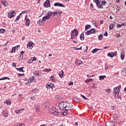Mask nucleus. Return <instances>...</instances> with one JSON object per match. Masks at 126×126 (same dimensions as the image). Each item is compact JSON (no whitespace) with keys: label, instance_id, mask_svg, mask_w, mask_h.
<instances>
[{"label":"nucleus","instance_id":"nucleus-63","mask_svg":"<svg viewBox=\"0 0 126 126\" xmlns=\"http://www.w3.org/2000/svg\"><path fill=\"white\" fill-rule=\"evenodd\" d=\"M113 119H114V120H115V121H117V118H116V115H114L113 116Z\"/></svg>","mask_w":126,"mask_h":126},{"label":"nucleus","instance_id":"nucleus-55","mask_svg":"<svg viewBox=\"0 0 126 126\" xmlns=\"http://www.w3.org/2000/svg\"><path fill=\"white\" fill-rule=\"evenodd\" d=\"M103 23H104V21H103V20H100V21L99 24L101 25V24H103Z\"/></svg>","mask_w":126,"mask_h":126},{"label":"nucleus","instance_id":"nucleus-9","mask_svg":"<svg viewBox=\"0 0 126 126\" xmlns=\"http://www.w3.org/2000/svg\"><path fill=\"white\" fill-rule=\"evenodd\" d=\"M33 74H34L36 77H39V76H41L42 73L39 70H36L33 72Z\"/></svg>","mask_w":126,"mask_h":126},{"label":"nucleus","instance_id":"nucleus-62","mask_svg":"<svg viewBox=\"0 0 126 126\" xmlns=\"http://www.w3.org/2000/svg\"><path fill=\"white\" fill-rule=\"evenodd\" d=\"M106 92H111V89H107Z\"/></svg>","mask_w":126,"mask_h":126},{"label":"nucleus","instance_id":"nucleus-64","mask_svg":"<svg viewBox=\"0 0 126 126\" xmlns=\"http://www.w3.org/2000/svg\"><path fill=\"white\" fill-rule=\"evenodd\" d=\"M31 99L34 101V100H35V97H31Z\"/></svg>","mask_w":126,"mask_h":126},{"label":"nucleus","instance_id":"nucleus-29","mask_svg":"<svg viewBox=\"0 0 126 126\" xmlns=\"http://www.w3.org/2000/svg\"><path fill=\"white\" fill-rule=\"evenodd\" d=\"M89 28H91V25H87L85 26V30H88Z\"/></svg>","mask_w":126,"mask_h":126},{"label":"nucleus","instance_id":"nucleus-10","mask_svg":"<svg viewBox=\"0 0 126 126\" xmlns=\"http://www.w3.org/2000/svg\"><path fill=\"white\" fill-rule=\"evenodd\" d=\"M61 15H62V11H55L53 13V17L54 16H61Z\"/></svg>","mask_w":126,"mask_h":126},{"label":"nucleus","instance_id":"nucleus-54","mask_svg":"<svg viewBox=\"0 0 126 126\" xmlns=\"http://www.w3.org/2000/svg\"><path fill=\"white\" fill-rule=\"evenodd\" d=\"M12 65L13 66H16V63H12Z\"/></svg>","mask_w":126,"mask_h":126},{"label":"nucleus","instance_id":"nucleus-14","mask_svg":"<svg viewBox=\"0 0 126 126\" xmlns=\"http://www.w3.org/2000/svg\"><path fill=\"white\" fill-rule=\"evenodd\" d=\"M54 86H55V85L54 84H47L46 87L47 88H51V89H53L54 88Z\"/></svg>","mask_w":126,"mask_h":126},{"label":"nucleus","instance_id":"nucleus-8","mask_svg":"<svg viewBox=\"0 0 126 126\" xmlns=\"http://www.w3.org/2000/svg\"><path fill=\"white\" fill-rule=\"evenodd\" d=\"M44 7H50L51 6V2L50 0H47L43 4Z\"/></svg>","mask_w":126,"mask_h":126},{"label":"nucleus","instance_id":"nucleus-4","mask_svg":"<svg viewBox=\"0 0 126 126\" xmlns=\"http://www.w3.org/2000/svg\"><path fill=\"white\" fill-rule=\"evenodd\" d=\"M74 31L75 32V33H73V31L71 32V39H74V36H77L78 35V31L77 29H74Z\"/></svg>","mask_w":126,"mask_h":126},{"label":"nucleus","instance_id":"nucleus-58","mask_svg":"<svg viewBox=\"0 0 126 126\" xmlns=\"http://www.w3.org/2000/svg\"><path fill=\"white\" fill-rule=\"evenodd\" d=\"M116 38H120L121 37V35L120 34H117L116 35Z\"/></svg>","mask_w":126,"mask_h":126},{"label":"nucleus","instance_id":"nucleus-24","mask_svg":"<svg viewBox=\"0 0 126 126\" xmlns=\"http://www.w3.org/2000/svg\"><path fill=\"white\" fill-rule=\"evenodd\" d=\"M1 3L3 5H4V6H6L7 4V2H6V1H4V0H3V1H1Z\"/></svg>","mask_w":126,"mask_h":126},{"label":"nucleus","instance_id":"nucleus-46","mask_svg":"<svg viewBox=\"0 0 126 126\" xmlns=\"http://www.w3.org/2000/svg\"><path fill=\"white\" fill-rule=\"evenodd\" d=\"M106 3H107V2L105 0L102 1V2H101V4L102 5H105V4H106Z\"/></svg>","mask_w":126,"mask_h":126},{"label":"nucleus","instance_id":"nucleus-11","mask_svg":"<svg viewBox=\"0 0 126 126\" xmlns=\"http://www.w3.org/2000/svg\"><path fill=\"white\" fill-rule=\"evenodd\" d=\"M107 56L110 58H114V57H116V56H117V52L108 53L107 54Z\"/></svg>","mask_w":126,"mask_h":126},{"label":"nucleus","instance_id":"nucleus-41","mask_svg":"<svg viewBox=\"0 0 126 126\" xmlns=\"http://www.w3.org/2000/svg\"><path fill=\"white\" fill-rule=\"evenodd\" d=\"M15 48H16V47H12L11 53H15Z\"/></svg>","mask_w":126,"mask_h":126},{"label":"nucleus","instance_id":"nucleus-56","mask_svg":"<svg viewBox=\"0 0 126 126\" xmlns=\"http://www.w3.org/2000/svg\"><path fill=\"white\" fill-rule=\"evenodd\" d=\"M123 72H125V73H126V68H125L124 69L122 70Z\"/></svg>","mask_w":126,"mask_h":126},{"label":"nucleus","instance_id":"nucleus-36","mask_svg":"<svg viewBox=\"0 0 126 126\" xmlns=\"http://www.w3.org/2000/svg\"><path fill=\"white\" fill-rule=\"evenodd\" d=\"M86 35H87V36H88V35H90V34H92L91 33V32L90 31H88L86 32L85 33Z\"/></svg>","mask_w":126,"mask_h":126},{"label":"nucleus","instance_id":"nucleus-49","mask_svg":"<svg viewBox=\"0 0 126 126\" xmlns=\"http://www.w3.org/2000/svg\"><path fill=\"white\" fill-rule=\"evenodd\" d=\"M35 61H37V58L36 57H33V59L32 60V62H34Z\"/></svg>","mask_w":126,"mask_h":126},{"label":"nucleus","instance_id":"nucleus-59","mask_svg":"<svg viewBox=\"0 0 126 126\" xmlns=\"http://www.w3.org/2000/svg\"><path fill=\"white\" fill-rule=\"evenodd\" d=\"M73 48L74 49V50H76V51L79 50V48H76L75 47H74Z\"/></svg>","mask_w":126,"mask_h":126},{"label":"nucleus","instance_id":"nucleus-20","mask_svg":"<svg viewBox=\"0 0 126 126\" xmlns=\"http://www.w3.org/2000/svg\"><path fill=\"white\" fill-rule=\"evenodd\" d=\"M61 72L62 73H59V75L61 78H63V74L64 73V72H63V70H61Z\"/></svg>","mask_w":126,"mask_h":126},{"label":"nucleus","instance_id":"nucleus-31","mask_svg":"<svg viewBox=\"0 0 126 126\" xmlns=\"http://www.w3.org/2000/svg\"><path fill=\"white\" fill-rule=\"evenodd\" d=\"M5 79H8V80H9V78L7 77H3L1 78H0V80H4Z\"/></svg>","mask_w":126,"mask_h":126},{"label":"nucleus","instance_id":"nucleus-40","mask_svg":"<svg viewBox=\"0 0 126 126\" xmlns=\"http://www.w3.org/2000/svg\"><path fill=\"white\" fill-rule=\"evenodd\" d=\"M43 71H45V72H49V71H51V69H44Z\"/></svg>","mask_w":126,"mask_h":126},{"label":"nucleus","instance_id":"nucleus-18","mask_svg":"<svg viewBox=\"0 0 126 126\" xmlns=\"http://www.w3.org/2000/svg\"><path fill=\"white\" fill-rule=\"evenodd\" d=\"M75 63L76 64V65H79L82 63V61L81 60H76L75 61Z\"/></svg>","mask_w":126,"mask_h":126},{"label":"nucleus","instance_id":"nucleus-2","mask_svg":"<svg viewBox=\"0 0 126 126\" xmlns=\"http://www.w3.org/2000/svg\"><path fill=\"white\" fill-rule=\"evenodd\" d=\"M52 15H53V12L52 11H48L43 18V21H46V20H49V19L51 18Z\"/></svg>","mask_w":126,"mask_h":126},{"label":"nucleus","instance_id":"nucleus-7","mask_svg":"<svg viewBox=\"0 0 126 126\" xmlns=\"http://www.w3.org/2000/svg\"><path fill=\"white\" fill-rule=\"evenodd\" d=\"M15 13V11H14V10H12L11 12H9L8 13V17L9 18L14 17V16H15V14H14Z\"/></svg>","mask_w":126,"mask_h":126},{"label":"nucleus","instance_id":"nucleus-30","mask_svg":"<svg viewBox=\"0 0 126 126\" xmlns=\"http://www.w3.org/2000/svg\"><path fill=\"white\" fill-rule=\"evenodd\" d=\"M98 39L99 41H101L103 39V34H100L98 36Z\"/></svg>","mask_w":126,"mask_h":126},{"label":"nucleus","instance_id":"nucleus-28","mask_svg":"<svg viewBox=\"0 0 126 126\" xmlns=\"http://www.w3.org/2000/svg\"><path fill=\"white\" fill-rule=\"evenodd\" d=\"M106 77V76H99V80H103V79H105Z\"/></svg>","mask_w":126,"mask_h":126},{"label":"nucleus","instance_id":"nucleus-52","mask_svg":"<svg viewBox=\"0 0 126 126\" xmlns=\"http://www.w3.org/2000/svg\"><path fill=\"white\" fill-rule=\"evenodd\" d=\"M90 81H91V79H88L85 81V82L88 83Z\"/></svg>","mask_w":126,"mask_h":126},{"label":"nucleus","instance_id":"nucleus-39","mask_svg":"<svg viewBox=\"0 0 126 126\" xmlns=\"http://www.w3.org/2000/svg\"><path fill=\"white\" fill-rule=\"evenodd\" d=\"M30 82H33V81H35L34 77H32V78H31L29 79Z\"/></svg>","mask_w":126,"mask_h":126},{"label":"nucleus","instance_id":"nucleus-44","mask_svg":"<svg viewBox=\"0 0 126 126\" xmlns=\"http://www.w3.org/2000/svg\"><path fill=\"white\" fill-rule=\"evenodd\" d=\"M20 15H21V14H20L19 16H18L15 20V22H16V20H19V19L20 18Z\"/></svg>","mask_w":126,"mask_h":126},{"label":"nucleus","instance_id":"nucleus-12","mask_svg":"<svg viewBox=\"0 0 126 126\" xmlns=\"http://www.w3.org/2000/svg\"><path fill=\"white\" fill-rule=\"evenodd\" d=\"M54 6H60L61 7H65L64 5L60 2H56L54 4Z\"/></svg>","mask_w":126,"mask_h":126},{"label":"nucleus","instance_id":"nucleus-60","mask_svg":"<svg viewBox=\"0 0 126 126\" xmlns=\"http://www.w3.org/2000/svg\"><path fill=\"white\" fill-rule=\"evenodd\" d=\"M104 36H108V32H106L104 33Z\"/></svg>","mask_w":126,"mask_h":126},{"label":"nucleus","instance_id":"nucleus-42","mask_svg":"<svg viewBox=\"0 0 126 126\" xmlns=\"http://www.w3.org/2000/svg\"><path fill=\"white\" fill-rule=\"evenodd\" d=\"M5 103L7 104V105H10L11 104V101H8V100H6Z\"/></svg>","mask_w":126,"mask_h":126},{"label":"nucleus","instance_id":"nucleus-21","mask_svg":"<svg viewBox=\"0 0 126 126\" xmlns=\"http://www.w3.org/2000/svg\"><path fill=\"white\" fill-rule=\"evenodd\" d=\"M23 68H24V67H22L20 68H17L16 69L18 71H22V72H24V70H23Z\"/></svg>","mask_w":126,"mask_h":126},{"label":"nucleus","instance_id":"nucleus-19","mask_svg":"<svg viewBox=\"0 0 126 126\" xmlns=\"http://www.w3.org/2000/svg\"><path fill=\"white\" fill-rule=\"evenodd\" d=\"M100 50L101 49L95 48L92 51V53H93V54H95V53H97V52H98V51H100Z\"/></svg>","mask_w":126,"mask_h":126},{"label":"nucleus","instance_id":"nucleus-27","mask_svg":"<svg viewBox=\"0 0 126 126\" xmlns=\"http://www.w3.org/2000/svg\"><path fill=\"white\" fill-rule=\"evenodd\" d=\"M32 92H34L35 94L38 93L39 92V90L38 89H33Z\"/></svg>","mask_w":126,"mask_h":126},{"label":"nucleus","instance_id":"nucleus-57","mask_svg":"<svg viewBox=\"0 0 126 126\" xmlns=\"http://www.w3.org/2000/svg\"><path fill=\"white\" fill-rule=\"evenodd\" d=\"M17 126H24V124H21L17 125Z\"/></svg>","mask_w":126,"mask_h":126},{"label":"nucleus","instance_id":"nucleus-3","mask_svg":"<svg viewBox=\"0 0 126 126\" xmlns=\"http://www.w3.org/2000/svg\"><path fill=\"white\" fill-rule=\"evenodd\" d=\"M113 90H114V96H116V97L117 96H119V94H120V91H121V90L120 89V87H116L114 88Z\"/></svg>","mask_w":126,"mask_h":126},{"label":"nucleus","instance_id":"nucleus-61","mask_svg":"<svg viewBox=\"0 0 126 126\" xmlns=\"http://www.w3.org/2000/svg\"><path fill=\"white\" fill-rule=\"evenodd\" d=\"M32 62H33V61H32V60H30L28 61V63H32Z\"/></svg>","mask_w":126,"mask_h":126},{"label":"nucleus","instance_id":"nucleus-35","mask_svg":"<svg viewBox=\"0 0 126 126\" xmlns=\"http://www.w3.org/2000/svg\"><path fill=\"white\" fill-rule=\"evenodd\" d=\"M48 103L47 102H44L43 104V106H44V108H47L48 107Z\"/></svg>","mask_w":126,"mask_h":126},{"label":"nucleus","instance_id":"nucleus-13","mask_svg":"<svg viewBox=\"0 0 126 126\" xmlns=\"http://www.w3.org/2000/svg\"><path fill=\"white\" fill-rule=\"evenodd\" d=\"M106 126H115V123L113 121H108L105 123Z\"/></svg>","mask_w":126,"mask_h":126},{"label":"nucleus","instance_id":"nucleus-51","mask_svg":"<svg viewBox=\"0 0 126 126\" xmlns=\"http://www.w3.org/2000/svg\"><path fill=\"white\" fill-rule=\"evenodd\" d=\"M7 44H10V42H8V41L6 42V43L5 44L4 46L5 47H7Z\"/></svg>","mask_w":126,"mask_h":126},{"label":"nucleus","instance_id":"nucleus-23","mask_svg":"<svg viewBox=\"0 0 126 126\" xmlns=\"http://www.w3.org/2000/svg\"><path fill=\"white\" fill-rule=\"evenodd\" d=\"M115 26V25H114V24H110L109 25V29L110 30H113L114 27Z\"/></svg>","mask_w":126,"mask_h":126},{"label":"nucleus","instance_id":"nucleus-16","mask_svg":"<svg viewBox=\"0 0 126 126\" xmlns=\"http://www.w3.org/2000/svg\"><path fill=\"white\" fill-rule=\"evenodd\" d=\"M45 21H43L42 18V19L39 20L38 22L40 26H43V25H44V22H45Z\"/></svg>","mask_w":126,"mask_h":126},{"label":"nucleus","instance_id":"nucleus-47","mask_svg":"<svg viewBox=\"0 0 126 126\" xmlns=\"http://www.w3.org/2000/svg\"><path fill=\"white\" fill-rule=\"evenodd\" d=\"M53 114H54V115H59L60 114V112H59L57 111V110H56L55 112Z\"/></svg>","mask_w":126,"mask_h":126},{"label":"nucleus","instance_id":"nucleus-53","mask_svg":"<svg viewBox=\"0 0 126 126\" xmlns=\"http://www.w3.org/2000/svg\"><path fill=\"white\" fill-rule=\"evenodd\" d=\"M68 85H73V82H70L68 84Z\"/></svg>","mask_w":126,"mask_h":126},{"label":"nucleus","instance_id":"nucleus-32","mask_svg":"<svg viewBox=\"0 0 126 126\" xmlns=\"http://www.w3.org/2000/svg\"><path fill=\"white\" fill-rule=\"evenodd\" d=\"M26 23L28 26H29V25H30V20L29 19H26Z\"/></svg>","mask_w":126,"mask_h":126},{"label":"nucleus","instance_id":"nucleus-17","mask_svg":"<svg viewBox=\"0 0 126 126\" xmlns=\"http://www.w3.org/2000/svg\"><path fill=\"white\" fill-rule=\"evenodd\" d=\"M34 109L36 110V111L37 113L40 112V106H38L37 105H34Z\"/></svg>","mask_w":126,"mask_h":126},{"label":"nucleus","instance_id":"nucleus-1","mask_svg":"<svg viewBox=\"0 0 126 126\" xmlns=\"http://www.w3.org/2000/svg\"><path fill=\"white\" fill-rule=\"evenodd\" d=\"M60 110H65L66 111H69L72 108V104L67 101H62L60 102L59 105Z\"/></svg>","mask_w":126,"mask_h":126},{"label":"nucleus","instance_id":"nucleus-5","mask_svg":"<svg viewBox=\"0 0 126 126\" xmlns=\"http://www.w3.org/2000/svg\"><path fill=\"white\" fill-rule=\"evenodd\" d=\"M33 47H34V43L33 42L30 41L27 44V48L28 49H30V50H32L33 49Z\"/></svg>","mask_w":126,"mask_h":126},{"label":"nucleus","instance_id":"nucleus-15","mask_svg":"<svg viewBox=\"0 0 126 126\" xmlns=\"http://www.w3.org/2000/svg\"><path fill=\"white\" fill-rule=\"evenodd\" d=\"M56 111H57V109L56 108H55V107H52L50 109V112L51 114H54Z\"/></svg>","mask_w":126,"mask_h":126},{"label":"nucleus","instance_id":"nucleus-50","mask_svg":"<svg viewBox=\"0 0 126 126\" xmlns=\"http://www.w3.org/2000/svg\"><path fill=\"white\" fill-rule=\"evenodd\" d=\"M3 115L4 117H7L8 116V115L6 113H4Z\"/></svg>","mask_w":126,"mask_h":126},{"label":"nucleus","instance_id":"nucleus-22","mask_svg":"<svg viewBox=\"0 0 126 126\" xmlns=\"http://www.w3.org/2000/svg\"><path fill=\"white\" fill-rule=\"evenodd\" d=\"M23 111H24V109H19V110H17L15 112L16 114H20V112H23Z\"/></svg>","mask_w":126,"mask_h":126},{"label":"nucleus","instance_id":"nucleus-48","mask_svg":"<svg viewBox=\"0 0 126 126\" xmlns=\"http://www.w3.org/2000/svg\"><path fill=\"white\" fill-rule=\"evenodd\" d=\"M122 26H123V24H121V25L117 24V28H121V27H122Z\"/></svg>","mask_w":126,"mask_h":126},{"label":"nucleus","instance_id":"nucleus-25","mask_svg":"<svg viewBox=\"0 0 126 126\" xmlns=\"http://www.w3.org/2000/svg\"><path fill=\"white\" fill-rule=\"evenodd\" d=\"M80 37L82 41H83V40H84V34L83 33V32L80 34Z\"/></svg>","mask_w":126,"mask_h":126},{"label":"nucleus","instance_id":"nucleus-38","mask_svg":"<svg viewBox=\"0 0 126 126\" xmlns=\"http://www.w3.org/2000/svg\"><path fill=\"white\" fill-rule=\"evenodd\" d=\"M90 31H91V33L92 34L96 32V31H95V29H91Z\"/></svg>","mask_w":126,"mask_h":126},{"label":"nucleus","instance_id":"nucleus-33","mask_svg":"<svg viewBox=\"0 0 126 126\" xmlns=\"http://www.w3.org/2000/svg\"><path fill=\"white\" fill-rule=\"evenodd\" d=\"M83 49H84V51H87L88 50V46L84 45L83 47Z\"/></svg>","mask_w":126,"mask_h":126},{"label":"nucleus","instance_id":"nucleus-26","mask_svg":"<svg viewBox=\"0 0 126 126\" xmlns=\"http://www.w3.org/2000/svg\"><path fill=\"white\" fill-rule=\"evenodd\" d=\"M121 60H122V61H124V60H125V54L123 52L121 53Z\"/></svg>","mask_w":126,"mask_h":126},{"label":"nucleus","instance_id":"nucleus-34","mask_svg":"<svg viewBox=\"0 0 126 126\" xmlns=\"http://www.w3.org/2000/svg\"><path fill=\"white\" fill-rule=\"evenodd\" d=\"M5 32V30L3 29H0V33H1L2 34H4V33Z\"/></svg>","mask_w":126,"mask_h":126},{"label":"nucleus","instance_id":"nucleus-37","mask_svg":"<svg viewBox=\"0 0 126 126\" xmlns=\"http://www.w3.org/2000/svg\"><path fill=\"white\" fill-rule=\"evenodd\" d=\"M50 79H51L53 82H55V81H56V80H55V78L54 77V76H51L50 77Z\"/></svg>","mask_w":126,"mask_h":126},{"label":"nucleus","instance_id":"nucleus-43","mask_svg":"<svg viewBox=\"0 0 126 126\" xmlns=\"http://www.w3.org/2000/svg\"><path fill=\"white\" fill-rule=\"evenodd\" d=\"M18 76L20 77H23L24 76L25 74H21V73H18Z\"/></svg>","mask_w":126,"mask_h":126},{"label":"nucleus","instance_id":"nucleus-6","mask_svg":"<svg viewBox=\"0 0 126 126\" xmlns=\"http://www.w3.org/2000/svg\"><path fill=\"white\" fill-rule=\"evenodd\" d=\"M94 2H95L97 5V7L99 8H104L103 6L101 5L100 1L99 0H94Z\"/></svg>","mask_w":126,"mask_h":126},{"label":"nucleus","instance_id":"nucleus-45","mask_svg":"<svg viewBox=\"0 0 126 126\" xmlns=\"http://www.w3.org/2000/svg\"><path fill=\"white\" fill-rule=\"evenodd\" d=\"M81 97H82V98L83 99H85V100H88V99L86 97H85V96H84L82 94H81Z\"/></svg>","mask_w":126,"mask_h":126}]
</instances>
